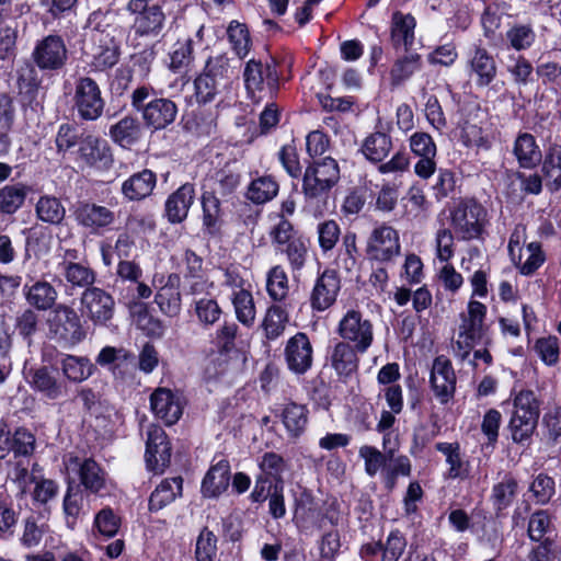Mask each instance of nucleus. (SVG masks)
<instances>
[{"label":"nucleus","mask_w":561,"mask_h":561,"mask_svg":"<svg viewBox=\"0 0 561 561\" xmlns=\"http://www.w3.org/2000/svg\"><path fill=\"white\" fill-rule=\"evenodd\" d=\"M535 351L539 358L548 366H553L559 362V340L556 336L538 339L535 343Z\"/></svg>","instance_id":"63"},{"label":"nucleus","mask_w":561,"mask_h":561,"mask_svg":"<svg viewBox=\"0 0 561 561\" xmlns=\"http://www.w3.org/2000/svg\"><path fill=\"white\" fill-rule=\"evenodd\" d=\"M341 290V279L335 270H324L316 279L309 301L313 311L323 312L331 308Z\"/></svg>","instance_id":"16"},{"label":"nucleus","mask_w":561,"mask_h":561,"mask_svg":"<svg viewBox=\"0 0 561 561\" xmlns=\"http://www.w3.org/2000/svg\"><path fill=\"white\" fill-rule=\"evenodd\" d=\"M229 43L239 58H244L251 48V38L244 24L232 21L227 30Z\"/></svg>","instance_id":"55"},{"label":"nucleus","mask_w":561,"mask_h":561,"mask_svg":"<svg viewBox=\"0 0 561 561\" xmlns=\"http://www.w3.org/2000/svg\"><path fill=\"white\" fill-rule=\"evenodd\" d=\"M518 490V483L512 474H505L501 481L492 488L491 501L496 512H501L514 502Z\"/></svg>","instance_id":"41"},{"label":"nucleus","mask_w":561,"mask_h":561,"mask_svg":"<svg viewBox=\"0 0 561 561\" xmlns=\"http://www.w3.org/2000/svg\"><path fill=\"white\" fill-rule=\"evenodd\" d=\"M288 313L280 306H271L264 316L262 321V329L267 340H276L285 332L288 323Z\"/></svg>","instance_id":"45"},{"label":"nucleus","mask_w":561,"mask_h":561,"mask_svg":"<svg viewBox=\"0 0 561 561\" xmlns=\"http://www.w3.org/2000/svg\"><path fill=\"white\" fill-rule=\"evenodd\" d=\"M80 312L94 325L106 327L114 317L115 300L100 287L87 288L80 297Z\"/></svg>","instance_id":"10"},{"label":"nucleus","mask_w":561,"mask_h":561,"mask_svg":"<svg viewBox=\"0 0 561 561\" xmlns=\"http://www.w3.org/2000/svg\"><path fill=\"white\" fill-rule=\"evenodd\" d=\"M67 469L78 473L81 484L93 493H98L105 484V474L92 458L70 457Z\"/></svg>","instance_id":"21"},{"label":"nucleus","mask_w":561,"mask_h":561,"mask_svg":"<svg viewBox=\"0 0 561 561\" xmlns=\"http://www.w3.org/2000/svg\"><path fill=\"white\" fill-rule=\"evenodd\" d=\"M108 136L123 148H129L142 137V125L139 119L126 115L110 127Z\"/></svg>","instance_id":"30"},{"label":"nucleus","mask_w":561,"mask_h":561,"mask_svg":"<svg viewBox=\"0 0 561 561\" xmlns=\"http://www.w3.org/2000/svg\"><path fill=\"white\" fill-rule=\"evenodd\" d=\"M259 474L274 481L277 486L284 485L283 473L286 470V461L280 455L274 451L263 454L259 460Z\"/></svg>","instance_id":"49"},{"label":"nucleus","mask_w":561,"mask_h":561,"mask_svg":"<svg viewBox=\"0 0 561 561\" xmlns=\"http://www.w3.org/2000/svg\"><path fill=\"white\" fill-rule=\"evenodd\" d=\"M457 377L451 362L444 355L437 356L432 364L430 386L440 404L449 403L456 393Z\"/></svg>","instance_id":"13"},{"label":"nucleus","mask_w":561,"mask_h":561,"mask_svg":"<svg viewBox=\"0 0 561 561\" xmlns=\"http://www.w3.org/2000/svg\"><path fill=\"white\" fill-rule=\"evenodd\" d=\"M178 107L169 99H156L142 107V118L147 126L156 130L172 124L176 117Z\"/></svg>","instance_id":"23"},{"label":"nucleus","mask_w":561,"mask_h":561,"mask_svg":"<svg viewBox=\"0 0 561 561\" xmlns=\"http://www.w3.org/2000/svg\"><path fill=\"white\" fill-rule=\"evenodd\" d=\"M278 188V183L271 175H263L249 184L247 198L257 205L264 204L277 195Z\"/></svg>","instance_id":"44"},{"label":"nucleus","mask_w":561,"mask_h":561,"mask_svg":"<svg viewBox=\"0 0 561 561\" xmlns=\"http://www.w3.org/2000/svg\"><path fill=\"white\" fill-rule=\"evenodd\" d=\"M240 173L229 164L216 172L213 192L227 196L232 194L240 184Z\"/></svg>","instance_id":"56"},{"label":"nucleus","mask_w":561,"mask_h":561,"mask_svg":"<svg viewBox=\"0 0 561 561\" xmlns=\"http://www.w3.org/2000/svg\"><path fill=\"white\" fill-rule=\"evenodd\" d=\"M150 407L154 415L165 425L176 423L183 413L180 398L167 388H158L152 392Z\"/></svg>","instance_id":"19"},{"label":"nucleus","mask_w":561,"mask_h":561,"mask_svg":"<svg viewBox=\"0 0 561 561\" xmlns=\"http://www.w3.org/2000/svg\"><path fill=\"white\" fill-rule=\"evenodd\" d=\"M286 255L291 273L296 275L305 267L309 257V242L304 237L295 239L278 251Z\"/></svg>","instance_id":"48"},{"label":"nucleus","mask_w":561,"mask_h":561,"mask_svg":"<svg viewBox=\"0 0 561 561\" xmlns=\"http://www.w3.org/2000/svg\"><path fill=\"white\" fill-rule=\"evenodd\" d=\"M407 548V539L399 530L391 531L382 543L381 561H399Z\"/></svg>","instance_id":"62"},{"label":"nucleus","mask_w":561,"mask_h":561,"mask_svg":"<svg viewBox=\"0 0 561 561\" xmlns=\"http://www.w3.org/2000/svg\"><path fill=\"white\" fill-rule=\"evenodd\" d=\"M397 445L393 444L391 450L388 451V459L385 470L381 471V477L385 483V486L388 490H392L397 480L400 476L410 477L412 472L411 460L405 455L396 456Z\"/></svg>","instance_id":"34"},{"label":"nucleus","mask_w":561,"mask_h":561,"mask_svg":"<svg viewBox=\"0 0 561 561\" xmlns=\"http://www.w3.org/2000/svg\"><path fill=\"white\" fill-rule=\"evenodd\" d=\"M513 154L519 168L523 169H534L542 159V153L536 138L529 133H519L517 135L513 144Z\"/></svg>","instance_id":"29"},{"label":"nucleus","mask_w":561,"mask_h":561,"mask_svg":"<svg viewBox=\"0 0 561 561\" xmlns=\"http://www.w3.org/2000/svg\"><path fill=\"white\" fill-rule=\"evenodd\" d=\"M183 479L174 477L164 479L158 484L149 499V510L160 511L182 494Z\"/></svg>","instance_id":"37"},{"label":"nucleus","mask_w":561,"mask_h":561,"mask_svg":"<svg viewBox=\"0 0 561 561\" xmlns=\"http://www.w3.org/2000/svg\"><path fill=\"white\" fill-rule=\"evenodd\" d=\"M121 527V518L111 507H104L96 513L93 522V529L100 535L112 538Z\"/></svg>","instance_id":"57"},{"label":"nucleus","mask_w":561,"mask_h":561,"mask_svg":"<svg viewBox=\"0 0 561 561\" xmlns=\"http://www.w3.org/2000/svg\"><path fill=\"white\" fill-rule=\"evenodd\" d=\"M78 156L87 167L98 171L111 169L114 162L108 142L95 135H87L80 139Z\"/></svg>","instance_id":"14"},{"label":"nucleus","mask_w":561,"mask_h":561,"mask_svg":"<svg viewBox=\"0 0 561 561\" xmlns=\"http://www.w3.org/2000/svg\"><path fill=\"white\" fill-rule=\"evenodd\" d=\"M125 10L134 16L130 30L135 38H156L163 32L167 15L159 2L128 0Z\"/></svg>","instance_id":"5"},{"label":"nucleus","mask_w":561,"mask_h":561,"mask_svg":"<svg viewBox=\"0 0 561 561\" xmlns=\"http://www.w3.org/2000/svg\"><path fill=\"white\" fill-rule=\"evenodd\" d=\"M193 308L198 322L205 327L215 324L222 314L221 307L213 297L194 298Z\"/></svg>","instance_id":"50"},{"label":"nucleus","mask_w":561,"mask_h":561,"mask_svg":"<svg viewBox=\"0 0 561 561\" xmlns=\"http://www.w3.org/2000/svg\"><path fill=\"white\" fill-rule=\"evenodd\" d=\"M461 138L467 147H476L478 149L488 150L491 147V138L481 127L466 123L462 127Z\"/></svg>","instance_id":"64"},{"label":"nucleus","mask_w":561,"mask_h":561,"mask_svg":"<svg viewBox=\"0 0 561 561\" xmlns=\"http://www.w3.org/2000/svg\"><path fill=\"white\" fill-rule=\"evenodd\" d=\"M505 67L517 85H527L530 82L534 68L525 57L511 55Z\"/></svg>","instance_id":"59"},{"label":"nucleus","mask_w":561,"mask_h":561,"mask_svg":"<svg viewBox=\"0 0 561 561\" xmlns=\"http://www.w3.org/2000/svg\"><path fill=\"white\" fill-rule=\"evenodd\" d=\"M156 184V174L145 169L123 182L122 193L129 201H141L152 193Z\"/></svg>","instance_id":"31"},{"label":"nucleus","mask_w":561,"mask_h":561,"mask_svg":"<svg viewBox=\"0 0 561 561\" xmlns=\"http://www.w3.org/2000/svg\"><path fill=\"white\" fill-rule=\"evenodd\" d=\"M154 301L160 311L168 317H176L181 312L182 298L180 293V276L170 274L163 286L154 296Z\"/></svg>","instance_id":"25"},{"label":"nucleus","mask_w":561,"mask_h":561,"mask_svg":"<svg viewBox=\"0 0 561 561\" xmlns=\"http://www.w3.org/2000/svg\"><path fill=\"white\" fill-rule=\"evenodd\" d=\"M34 64L43 71L60 70L67 62L68 49L59 35H47L33 49Z\"/></svg>","instance_id":"12"},{"label":"nucleus","mask_w":561,"mask_h":561,"mask_svg":"<svg viewBox=\"0 0 561 561\" xmlns=\"http://www.w3.org/2000/svg\"><path fill=\"white\" fill-rule=\"evenodd\" d=\"M486 307L477 300H470L467 311L460 314L455 353L462 360L467 359L476 345L489 346L492 342L489 329L484 324Z\"/></svg>","instance_id":"2"},{"label":"nucleus","mask_w":561,"mask_h":561,"mask_svg":"<svg viewBox=\"0 0 561 561\" xmlns=\"http://www.w3.org/2000/svg\"><path fill=\"white\" fill-rule=\"evenodd\" d=\"M435 448L445 456V461L448 466L447 478L453 480L470 478V461L465 458L458 443L439 442L435 445Z\"/></svg>","instance_id":"24"},{"label":"nucleus","mask_w":561,"mask_h":561,"mask_svg":"<svg viewBox=\"0 0 561 561\" xmlns=\"http://www.w3.org/2000/svg\"><path fill=\"white\" fill-rule=\"evenodd\" d=\"M450 225L459 240L483 239L488 211L473 198L461 199L450 209Z\"/></svg>","instance_id":"4"},{"label":"nucleus","mask_w":561,"mask_h":561,"mask_svg":"<svg viewBox=\"0 0 561 561\" xmlns=\"http://www.w3.org/2000/svg\"><path fill=\"white\" fill-rule=\"evenodd\" d=\"M234 75L230 60L225 55L209 58L201 75L194 80V95L197 103L207 104L215 100L222 82Z\"/></svg>","instance_id":"6"},{"label":"nucleus","mask_w":561,"mask_h":561,"mask_svg":"<svg viewBox=\"0 0 561 561\" xmlns=\"http://www.w3.org/2000/svg\"><path fill=\"white\" fill-rule=\"evenodd\" d=\"M32 387L49 400H56L66 394V386L59 381L47 367L34 370Z\"/></svg>","instance_id":"38"},{"label":"nucleus","mask_w":561,"mask_h":561,"mask_svg":"<svg viewBox=\"0 0 561 561\" xmlns=\"http://www.w3.org/2000/svg\"><path fill=\"white\" fill-rule=\"evenodd\" d=\"M28 459H21L14 462L12 469L8 471V480L16 485L21 494H24L27 486L38 479L36 466H33L32 471H28Z\"/></svg>","instance_id":"53"},{"label":"nucleus","mask_w":561,"mask_h":561,"mask_svg":"<svg viewBox=\"0 0 561 561\" xmlns=\"http://www.w3.org/2000/svg\"><path fill=\"white\" fill-rule=\"evenodd\" d=\"M195 199L193 184L185 183L173 192L165 201L164 211L171 224H180L186 219Z\"/></svg>","instance_id":"22"},{"label":"nucleus","mask_w":561,"mask_h":561,"mask_svg":"<svg viewBox=\"0 0 561 561\" xmlns=\"http://www.w3.org/2000/svg\"><path fill=\"white\" fill-rule=\"evenodd\" d=\"M553 530V524L548 511L539 510L533 513L528 520L527 535L534 542H540Z\"/></svg>","instance_id":"54"},{"label":"nucleus","mask_w":561,"mask_h":561,"mask_svg":"<svg viewBox=\"0 0 561 561\" xmlns=\"http://www.w3.org/2000/svg\"><path fill=\"white\" fill-rule=\"evenodd\" d=\"M73 217L78 225L92 232L111 226L115 220V214L110 208L89 202L78 203L73 209Z\"/></svg>","instance_id":"18"},{"label":"nucleus","mask_w":561,"mask_h":561,"mask_svg":"<svg viewBox=\"0 0 561 561\" xmlns=\"http://www.w3.org/2000/svg\"><path fill=\"white\" fill-rule=\"evenodd\" d=\"M423 61L420 54L408 51L403 56L397 58L389 71V80L392 88L402 85L411 79L414 73L422 69Z\"/></svg>","instance_id":"32"},{"label":"nucleus","mask_w":561,"mask_h":561,"mask_svg":"<svg viewBox=\"0 0 561 561\" xmlns=\"http://www.w3.org/2000/svg\"><path fill=\"white\" fill-rule=\"evenodd\" d=\"M336 333L342 342L354 345L360 354L366 353L374 342L373 322L356 309H348L342 316Z\"/></svg>","instance_id":"8"},{"label":"nucleus","mask_w":561,"mask_h":561,"mask_svg":"<svg viewBox=\"0 0 561 561\" xmlns=\"http://www.w3.org/2000/svg\"><path fill=\"white\" fill-rule=\"evenodd\" d=\"M58 267L66 282L72 287L84 289L94 287L93 284L95 283L96 275L89 265L64 260L58 264Z\"/></svg>","instance_id":"35"},{"label":"nucleus","mask_w":561,"mask_h":561,"mask_svg":"<svg viewBox=\"0 0 561 561\" xmlns=\"http://www.w3.org/2000/svg\"><path fill=\"white\" fill-rule=\"evenodd\" d=\"M231 302L237 320L247 328L255 322L256 309L251 291L240 288L232 291Z\"/></svg>","instance_id":"40"},{"label":"nucleus","mask_w":561,"mask_h":561,"mask_svg":"<svg viewBox=\"0 0 561 561\" xmlns=\"http://www.w3.org/2000/svg\"><path fill=\"white\" fill-rule=\"evenodd\" d=\"M266 290L274 301L284 300L289 290L288 277L283 266H273L266 275Z\"/></svg>","instance_id":"52"},{"label":"nucleus","mask_w":561,"mask_h":561,"mask_svg":"<svg viewBox=\"0 0 561 561\" xmlns=\"http://www.w3.org/2000/svg\"><path fill=\"white\" fill-rule=\"evenodd\" d=\"M468 64L470 72L476 76L478 87H488L495 79L496 62L485 48L474 47Z\"/></svg>","instance_id":"26"},{"label":"nucleus","mask_w":561,"mask_h":561,"mask_svg":"<svg viewBox=\"0 0 561 561\" xmlns=\"http://www.w3.org/2000/svg\"><path fill=\"white\" fill-rule=\"evenodd\" d=\"M145 459L147 468L156 473H161L170 465L171 445L167 434L159 426H150L146 443Z\"/></svg>","instance_id":"17"},{"label":"nucleus","mask_w":561,"mask_h":561,"mask_svg":"<svg viewBox=\"0 0 561 561\" xmlns=\"http://www.w3.org/2000/svg\"><path fill=\"white\" fill-rule=\"evenodd\" d=\"M245 88L249 92L262 91L266 85L271 91L277 87L278 75L274 65L250 59L243 72Z\"/></svg>","instance_id":"20"},{"label":"nucleus","mask_w":561,"mask_h":561,"mask_svg":"<svg viewBox=\"0 0 561 561\" xmlns=\"http://www.w3.org/2000/svg\"><path fill=\"white\" fill-rule=\"evenodd\" d=\"M340 178L341 171L335 159L325 157L314 160L306 167L304 172L302 193L309 201L327 199Z\"/></svg>","instance_id":"3"},{"label":"nucleus","mask_w":561,"mask_h":561,"mask_svg":"<svg viewBox=\"0 0 561 561\" xmlns=\"http://www.w3.org/2000/svg\"><path fill=\"white\" fill-rule=\"evenodd\" d=\"M56 288L46 280H38L28 287L26 299L28 304L38 310L50 309L57 299Z\"/></svg>","instance_id":"43"},{"label":"nucleus","mask_w":561,"mask_h":561,"mask_svg":"<svg viewBox=\"0 0 561 561\" xmlns=\"http://www.w3.org/2000/svg\"><path fill=\"white\" fill-rule=\"evenodd\" d=\"M400 253L401 243L398 230L386 224L373 229L366 243V255L370 261L390 263Z\"/></svg>","instance_id":"11"},{"label":"nucleus","mask_w":561,"mask_h":561,"mask_svg":"<svg viewBox=\"0 0 561 561\" xmlns=\"http://www.w3.org/2000/svg\"><path fill=\"white\" fill-rule=\"evenodd\" d=\"M47 325L50 337L64 345H76L85 336L79 316L66 305H58L50 311Z\"/></svg>","instance_id":"7"},{"label":"nucleus","mask_w":561,"mask_h":561,"mask_svg":"<svg viewBox=\"0 0 561 561\" xmlns=\"http://www.w3.org/2000/svg\"><path fill=\"white\" fill-rule=\"evenodd\" d=\"M61 370L68 380L82 382L92 375L93 365L87 357L66 355L61 359Z\"/></svg>","instance_id":"47"},{"label":"nucleus","mask_w":561,"mask_h":561,"mask_svg":"<svg viewBox=\"0 0 561 561\" xmlns=\"http://www.w3.org/2000/svg\"><path fill=\"white\" fill-rule=\"evenodd\" d=\"M358 350L346 342H337L330 352L332 368L341 377H350L358 369Z\"/></svg>","instance_id":"28"},{"label":"nucleus","mask_w":561,"mask_h":561,"mask_svg":"<svg viewBox=\"0 0 561 561\" xmlns=\"http://www.w3.org/2000/svg\"><path fill=\"white\" fill-rule=\"evenodd\" d=\"M358 455L364 460L366 474L370 478L375 477L380 470H385L388 455L378 448L364 445L359 448Z\"/></svg>","instance_id":"58"},{"label":"nucleus","mask_w":561,"mask_h":561,"mask_svg":"<svg viewBox=\"0 0 561 561\" xmlns=\"http://www.w3.org/2000/svg\"><path fill=\"white\" fill-rule=\"evenodd\" d=\"M217 553V537L208 528H203L196 539V561H214Z\"/></svg>","instance_id":"60"},{"label":"nucleus","mask_w":561,"mask_h":561,"mask_svg":"<svg viewBox=\"0 0 561 561\" xmlns=\"http://www.w3.org/2000/svg\"><path fill=\"white\" fill-rule=\"evenodd\" d=\"M392 149V140L386 133H373L365 138L362 145V152L371 162H382Z\"/></svg>","instance_id":"39"},{"label":"nucleus","mask_w":561,"mask_h":561,"mask_svg":"<svg viewBox=\"0 0 561 561\" xmlns=\"http://www.w3.org/2000/svg\"><path fill=\"white\" fill-rule=\"evenodd\" d=\"M230 465L226 459L213 465L202 481V493L205 497H218L229 486Z\"/></svg>","instance_id":"27"},{"label":"nucleus","mask_w":561,"mask_h":561,"mask_svg":"<svg viewBox=\"0 0 561 561\" xmlns=\"http://www.w3.org/2000/svg\"><path fill=\"white\" fill-rule=\"evenodd\" d=\"M35 211L37 218L46 224L58 225L66 215V209L61 202L55 196H41L36 203Z\"/></svg>","instance_id":"46"},{"label":"nucleus","mask_w":561,"mask_h":561,"mask_svg":"<svg viewBox=\"0 0 561 561\" xmlns=\"http://www.w3.org/2000/svg\"><path fill=\"white\" fill-rule=\"evenodd\" d=\"M72 102L78 116L83 121H96L105 106L99 84L90 77L76 80Z\"/></svg>","instance_id":"9"},{"label":"nucleus","mask_w":561,"mask_h":561,"mask_svg":"<svg viewBox=\"0 0 561 561\" xmlns=\"http://www.w3.org/2000/svg\"><path fill=\"white\" fill-rule=\"evenodd\" d=\"M195 39L191 36L179 38L170 51V68L179 71L186 68L194 59Z\"/></svg>","instance_id":"51"},{"label":"nucleus","mask_w":561,"mask_h":561,"mask_svg":"<svg viewBox=\"0 0 561 561\" xmlns=\"http://www.w3.org/2000/svg\"><path fill=\"white\" fill-rule=\"evenodd\" d=\"M284 358L291 373L306 374L313 363V347L309 336L304 332H297L288 339L284 348Z\"/></svg>","instance_id":"15"},{"label":"nucleus","mask_w":561,"mask_h":561,"mask_svg":"<svg viewBox=\"0 0 561 561\" xmlns=\"http://www.w3.org/2000/svg\"><path fill=\"white\" fill-rule=\"evenodd\" d=\"M309 411L306 405L296 402L286 403L280 412L282 422L290 437H299L308 424Z\"/></svg>","instance_id":"36"},{"label":"nucleus","mask_w":561,"mask_h":561,"mask_svg":"<svg viewBox=\"0 0 561 561\" xmlns=\"http://www.w3.org/2000/svg\"><path fill=\"white\" fill-rule=\"evenodd\" d=\"M541 171L552 190L561 188V145L550 144L543 161Z\"/></svg>","instance_id":"42"},{"label":"nucleus","mask_w":561,"mask_h":561,"mask_svg":"<svg viewBox=\"0 0 561 561\" xmlns=\"http://www.w3.org/2000/svg\"><path fill=\"white\" fill-rule=\"evenodd\" d=\"M416 22L411 14L394 12L391 20V43L394 48L401 46L409 50L414 43Z\"/></svg>","instance_id":"33"},{"label":"nucleus","mask_w":561,"mask_h":561,"mask_svg":"<svg viewBox=\"0 0 561 561\" xmlns=\"http://www.w3.org/2000/svg\"><path fill=\"white\" fill-rule=\"evenodd\" d=\"M541 401L533 390H520L513 398L507 431L513 443L528 446L537 428Z\"/></svg>","instance_id":"1"},{"label":"nucleus","mask_w":561,"mask_h":561,"mask_svg":"<svg viewBox=\"0 0 561 561\" xmlns=\"http://www.w3.org/2000/svg\"><path fill=\"white\" fill-rule=\"evenodd\" d=\"M25 197L26 188L24 185H7L2 188V213H15L23 205Z\"/></svg>","instance_id":"61"}]
</instances>
